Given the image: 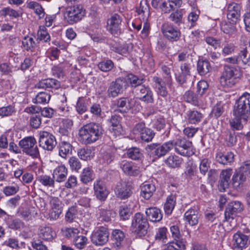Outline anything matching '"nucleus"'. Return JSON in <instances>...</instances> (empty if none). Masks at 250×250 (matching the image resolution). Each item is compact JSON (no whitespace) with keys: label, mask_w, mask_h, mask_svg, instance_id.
<instances>
[{"label":"nucleus","mask_w":250,"mask_h":250,"mask_svg":"<svg viewBox=\"0 0 250 250\" xmlns=\"http://www.w3.org/2000/svg\"><path fill=\"white\" fill-rule=\"evenodd\" d=\"M62 235L66 237H74V239L80 232L78 229L74 228H64L62 229Z\"/></svg>","instance_id":"338daca9"},{"label":"nucleus","mask_w":250,"mask_h":250,"mask_svg":"<svg viewBox=\"0 0 250 250\" xmlns=\"http://www.w3.org/2000/svg\"><path fill=\"white\" fill-rule=\"evenodd\" d=\"M104 131L102 126L100 124H87L79 129V141L85 145L91 144L102 138Z\"/></svg>","instance_id":"f257e3e1"},{"label":"nucleus","mask_w":250,"mask_h":250,"mask_svg":"<svg viewBox=\"0 0 250 250\" xmlns=\"http://www.w3.org/2000/svg\"><path fill=\"white\" fill-rule=\"evenodd\" d=\"M127 80L131 87H134L135 89L142 85V84L145 81V80L143 78L138 77L132 74H130L127 76Z\"/></svg>","instance_id":"09e8293b"},{"label":"nucleus","mask_w":250,"mask_h":250,"mask_svg":"<svg viewBox=\"0 0 250 250\" xmlns=\"http://www.w3.org/2000/svg\"><path fill=\"white\" fill-rule=\"evenodd\" d=\"M27 7L33 9L35 12L41 18L44 16L43 9L42 6L36 1H31L27 3Z\"/></svg>","instance_id":"13d9d810"},{"label":"nucleus","mask_w":250,"mask_h":250,"mask_svg":"<svg viewBox=\"0 0 250 250\" xmlns=\"http://www.w3.org/2000/svg\"><path fill=\"white\" fill-rule=\"evenodd\" d=\"M137 98L142 101L147 103L154 102L153 93L148 86L142 85L135 89Z\"/></svg>","instance_id":"6ab92c4d"},{"label":"nucleus","mask_w":250,"mask_h":250,"mask_svg":"<svg viewBox=\"0 0 250 250\" xmlns=\"http://www.w3.org/2000/svg\"><path fill=\"white\" fill-rule=\"evenodd\" d=\"M68 174V169L64 165L56 167L53 172V178L59 183L64 182Z\"/></svg>","instance_id":"cd10ccee"},{"label":"nucleus","mask_w":250,"mask_h":250,"mask_svg":"<svg viewBox=\"0 0 250 250\" xmlns=\"http://www.w3.org/2000/svg\"><path fill=\"white\" fill-rule=\"evenodd\" d=\"M60 87V82L53 78L42 80L35 85L36 88L50 89L52 92L53 90L58 89Z\"/></svg>","instance_id":"5701e85b"},{"label":"nucleus","mask_w":250,"mask_h":250,"mask_svg":"<svg viewBox=\"0 0 250 250\" xmlns=\"http://www.w3.org/2000/svg\"><path fill=\"white\" fill-rule=\"evenodd\" d=\"M132 47L131 43L123 44L115 43L111 46V49L121 55H125L127 54L129 48H132Z\"/></svg>","instance_id":"58836bf2"},{"label":"nucleus","mask_w":250,"mask_h":250,"mask_svg":"<svg viewBox=\"0 0 250 250\" xmlns=\"http://www.w3.org/2000/svg\"><path fill=\"white\" fill-rule=\"evenodd\" d=\"M240 76L238 70L234 67L225 64L219 79V83L223 87H231L236 83V80Z\"/></svg>","instance_id":"20e7f679"},{"label":"nucleus","mask_w":250,"mask_h":250,"mask_svg":"<svg viewBox=\"0 0 250 250\" xmlns=\"http://www.w3.org/2000/svg\"><path fill=\"white\" fill-rule=\"evenodd\" d=\"M134 133H140L141 139L146 142L151 141L155 136V132L152 129L146 127L145 124L141 122L137 124L134 127Z\"/></svg>","instance_id":"dca6fc26"},{"label":"nucleus","mask_w":250,"mask_h":250,"mask_svg":"<svg viewBox=\"0 0 250 250\" xmlns=\"http://www.w3.org/2000/svg\"><path fill=\"white\" fill-rule=\"evenodd\" d=\"M114 67V63L110 60L100 62L98 64L99 69L103 72H108Z\"/></svg>","instance_id":"e2e57ef3"},{"label":"nucleus","mask_w":250,"mask_h":250,"mask_svg":"<svg viewBox=\"0 0 250 250\" xmlns=\"http://www.w3.org/2000/svg\"><path fill=\"white\" fill-rule=\"evenodd\" d=\"M184 100L188 103L194 105L198 104V97L191 91H188L185 92L184 95Z\"/></svg>","instance_id":"bf43d9fd"},{"label":"nucleus","mask_w":250,"mask_h":250,"mask_svg":"<svg viewBox=\"0 0 250 250\" xmlns=\"http://www.w3.org/2000/svg\"><path fill=\"white\" fill-rule=\"evenodd\" d=\"M77 154L79 158L83 160H90L94 156L91 150L87 147L80 149Z\"/></svg>","instance_id":"052dcab7"},{"label":"nucleus","mask_w":250,"mask_h":250,"mask_svg":"<svg viewBox=\"0 0 250 250\" xmlns=\"http://www.w3.org/2000/svg\"><path fill=\"white\" fill-rule=\"evenodd\" d=\"M94 195L100 201H104L108 194L109 191L105 183L101 180H97L93 184Z\"/></svg>","instance_id":"a211bd4d"},{"label":"nucleus","mask_w":250,"mask_h":250,"mask_svg":"<svg viewBox=\"0 0 250 250\" xmlns=\"http://www.w3.org/2000/svg\"><path fill=\"white\" fill-rule=\"evenodd\" d=\"M112 235L114 242V246L117 248H120L125 237L124 233L120 229H115L113 230Z\"/></svg>","instance_id":"4c0bfd02"},{"label":"nucleus","mask_w":250,"mask_h":250,"mask_svg":"<svg viewBox=\"0 0 250 250\" xmlns=\"http://www.w3.org/2000/svg\"><path fill=\"white\" fill-rule=\"evenodd\" d=\"M75 246L79 249H83L86 245L87 238L83 235H77L74 239Z\"/></svg>","instance_id":"0e129e2a"},{"label":"nucleus","mask_w":250,"mask_h":250,"mask_svg":"<svg viewBox=\"0 0 250 250\" xmlns=\"http://www.w3.org/2000/svg\"><path fill=\"white\" fill-rule=\"evenodd\" d=\"M181 73L176 77L177 81L180 84L186 82V77L190 75L189 64L187 63H182L180 66Z\"/></svg>","instance_id":"e433bc0d"},{"label":"nucleus","mask_w":250,"mask_h":250,"mask_svg":"<svg viewBox=\"0 0 250 250\" xmlns=\"http://www.w3.org/2000/svg\"><path fill=\"white\" fill-rule=\"evenodd\" d=\"M93 179V171L89 167L83 168L80 175L81 181L84 184H87Z\"/></svg>","instance_id":"ea45409f"},{"label":"nucleus","mask_w":250,"mask_h":250,"mask_svg":"<svg viewBox=\"0 0 250 250\" xmlns=\"http://www.w3.org/2000/svg\"><path fill=\"white\" fill-rule=\"evenodd\" d=\"M247 121H244L240 117H234V118L229 121L230 128L235 130H240L243 128V124H246Z\"/></svg>","instance_id":"8fccbe9b"},{"label":"nucleus","mask_w":250,"mask_h":250,"mask_svg":"<svg viewBox=\"0 0 250 250\" xmlns=\"http://www.w3.org/2000/svg\"><path fill=\"white\" fill-rule=\"evenodd\" d=\"M22 46L24 49L28 51L35 48L37 46V43L32 37L27 36L22 40Z\"/></svg>","instance_id":"6e6d98bb"},{"label":"nucleus","mask_w":250,"mask_h":250,"mask_svg":"<svg viewBox=\"0 0 250 250\" xmlns=\"http://www.w3.org/2000/svg\"><path fill=\"white\" fill-rule=\"evenodd\" d=\"M115 193L118 198L121 200L126 199L130 197L132 193V187L128 183L122 181L116 185Z\"/></svg>","instance_id":"aec40b11"},{"label":"nucleus","mask_w":250,"mask_h":250,"mask_svg":"<svg viewBox=\"0 0 250 250\" xmlns=\"http://www.w3.org/2000/svg\"><path fill=\"white\" fill-rule=\"evenodd\" d=\"M232 174V170L231 168L222 171L218 184V188L220 191L223 192L229 188L230 183V178Z\"/></svg>","instance_id":"b1692460"},{"label":"nucleus","mask_w":250,"mask_h":250,"mask_svg":"<svg viewBox=\"0 0 250 250\" xmlns=\"http://www.w3.org/2000/svg\"><path fill=\"white\" fill-rule=\"evenodd\" d=\"M241 6L239 4L232 2L228 6L227 18L233 23H236L240 16Z\"/></svg>","instance_id":"393cba45"},{"label":"nucleus","mask_w":250,"mask_h":250,"mask_svg":"<svg viewBox=\"0 0 250 250\" xmlns=\"http://www.w3.org/2000/svg\"><path fill=\"white\" fill-rule=\"evenodd\" d=\"M121 117L115 114L112 115L109 120L111 125L109 130L114 136H119L122 133L123 129L121 124Z\"/></svg>","instance_id":"a878e982"},{"label":"nucleus","mask_w":250,"mask_h":250,"mask_svg":"<svg viewBox=\"0 0 250 250\" xmlns=\"http://www.w3.org/2000/svg\"><path fill=\"white\" fill-rule=\"evenodd\" d=\"M120 167L125 174L137 176L141 172L140 167L131 161L123 160L119 162Z\"/></svg>","instance_id":"412c9836"},{"label":"nucleus","mask_w":250,"mask_h":250,"mask_svg":"<svg viewBox=\"0 0 250 250\" xmlns=\"http://www.w3.org/2000/svg\"><path fill=\"white\" fill-rule=\"evenodd\" d=\"M38 180L44 186L54 188L55 186V179L49 175H42L38 178Z\"/></svg>","instance_id":"864d4df0"},{"label":"nucleus","mask_w":250,"mask_h":250,"mask_svg":"<svg viewBox=\"0 0 250 250\" xmlns=\"http://www.w3.org/2000/svg\"><path fill=\"white\" fill-rule=\"evenodd\" d=\"M136 11L139 15H142L144 21H147L149 15V6L146 2L141 1Z\"/></svg>","instance_id":"79ce46f5"},{"label":"nucleus","mask_w":250,"mask_h":250,"mask_svg":"<svg viewBox=\"0 0 250 250\" xmlns=\"http://www.w3.org/2000/svg\"><path fill=\"white\" fill-rule=\"evenodd\" d=\"M186 118L189 124H196L202 120L203 115L196 110H189L186 113Z\"/></svg>","instance_id":"72a5a7b5"},{"label":"nucleus","mask_w":250,"mask_h":250,"mask_svg":"<svg viewBox=\"0 0 250 250\" xmlns=\"http://www.w3.org/2000/svg\"><path fill=\"white\" fill-rule=\"evenodd\" d=\"M152 82L153 86L158 95L164 98L167 97L168 95L167 85L170 87L172 85V82H167L166 79L157 76L152 77Z\"/></svg>","instance_id":"f8f14e48"},{"label":"nucleus","mask_w":250,"mask_h":250,"mask_svg":"<svg viewBox=\"0 0 250 250\" xmlns=\"http://www.w3.org/2000/svg\"><path fill=\"white\" fill-rule=\"evenodd\" d=\"M51 95L46 92H40L33 99V102L36 104H45L48 103Z\"/></svg>","instance_id":"49530a36"},{"label":"nucleus","mask_w":250,"mask_h":250,"mask_svg":"<svg viewBox=\"0 0 250 250\" xmlns=\"http://www.w3.org/2000/svg\"><path fill=\"white\" fill-rule=\"evenodd\" d=\"M243 209V206L239 201H232L227 206L225 211V218L227 221H231Z\"/></svg>","instance_id":"f3484780"},{"label":"nucleus","mask_w":250,"mask_h":250,"mask_svg":"<svg viewBox=\"0 0 250 250\" xmlns=\"http://www.w3.org/2000/svg\"><path fill=\"white\" fill-rule=\"evenodd\" d=\"M146 214L151 222H159L163 218L161 210L156 207L146 208Z\"/></svg>","instance_id":"7c9ffc66"},{"label":"nucleus","mask_w":250,"mask_h":250,"mask_svg":"<svg viewBox=\"0 0 250 250\" xmlns=\"http://www.w3.org/2000/svg\"><path fill=\"white\" fill-rule=\"evenodd\" d=\"M35 138L32 136L25 137L21 140L19 145L22 148L23 151L33 158H38L40 152Z\"/></svg>","instance_id":"423d86ee"},{"label":"nucleus","mask_w":250,"mask_h":250,"mask_svg":"<svg viewBox=\"0 0 250 250\" xmlns=\"http://www.w3.org/2000/svg\"><path fill=\"white\" fill-rule=\"evenodd\" d=\"M235 23L230 21L229 22L222 23L221 26V29L226 34L229 35L234 34L236 32V28L234 25Z\"/></svg>","instance_id":"5fc2aeb1"},{"label":"nucleus","mask_w":250,"mask_h":250,"mask_svg":"<svg viewBox=\"0 0 250 250\" xmlns=\"http://www.w3.org/2000/svg\"><path fill=\"white\" fill-rule=\"evenodd\" d=\"M125 84V80L118 78L110 83L107 94L109 97L115 98L123 93Z\"/></svg>","instance_id":"2eb2a0df"},{"label":"nucleus","mask_w":250,"mask_h":250,"mask_svg":"<svg viewBox=\"0 0 250 250\" xmlns=\"http://www.w3.org/2000/svg\"><path fill=\"white\" fill-rule=\"evenodd\" d=\"M172 143L170 141L163 144L153 143L147 146V148L150 154L153 156L160 158L165 156L173 148Z\"/></svg>","instance_id":"9d476101"},{"label":"nucleus","mask_w":250,"mask_h":250,"mask_svg":"<svg viewBox=\"0 0 250 250\" xmlns=\"http://www.w3.org/2000/svg\"><path fill=\"white\" fill-rule=\"evenodd\" d=\"M183 159L176 155H170L166 160L167 165L171 168H177L181 166Z\"/></svg>","instance_id":"a18cd8bd"},{"label":"nucleus","mask_w":250,"mask_h":250,"mask_svg":"<svg viewBox=\"0 0 250 250\" xmlns=\"http://www.w3.org/2000/svg\"><path fill=\"white\" fill-rule=\"evenodd\" d=\"M59 155L63 158H66L67 156L71 154L72 151L73 146L68 142L62 141L59 143Z\"/></svg>","instance_id":"2f4dec72"},{"label":"nucleus","mask_w":250,"mask_h":250,"mask_svg":"<svg viewBox=\"0 0 250 250\" xmlns=\"http://www.w3.org/2000/svg\"><path fill=\"white\" fill-rule=\"evenodd\" d=\"M121 22L122 18L119 15H112L107 21V30L114 36H117L122 32Z\"/></svg>","instance_id":"4468645a"},{"label":"nucleus","mask_w":250,"mask_h":250,"mask_svg":"<svg viewBox=\"0 0 250 250\" xmlns=\"http://www.w3.org/2000/svg\"><path fill=\"white\" fill-rule=\"evenodd\" d=\"M66 18L70 24L81 21L85 15V10L81 4L69 6L66 9Z\"/></svg>","instance_id":"0eeeda50"},{"label":"nucleus","mask_w":250,"mask_h":250,"mask_svg":"<svg viewBox=\"0 0 250 250\" xmlns=\"http://www.w3.org/2000/svg\"><path fill=\"white\" fill-rule=\"evenodd\" d=\"M119 213L121 219L123 220L129 219L131 215L130 208L126 206H120L119 209Z\"/></svg>","instance_id":"774afa93"},{"label":"nucleus","mask_w":250,"mask_h":250,"mask_svg":"<svg viewBox=\"0 0 250 250\" xmlns=\"http://www.w3.org/2000/svg\"><path fill=\"white\" fill-rule=\"evenodd\" d=\"M112 213L110 210L100 209L98 219L101 221L109 222L111 220Z\"/></svg>","instance_id":"69168bd1"},{"label":"nucleus","mask_w":250,"mask_h":250,"mask_svg":"<svg viewBox=\"0 0 250 250\" xmlns=\"http://www.w3.org/2000/svg\"><path fill=\"white\" fill-rule=\"evenodd\" d=\"M131 230L138 236L146 235L147 232L148 223L144 215L140 212L134 214L132 218Z\"/></svg>","instance_id":"39448f33"},{"label":"nucleus","mask_w":250,"mask_h":250,"mask_svg":"<svg viewBox=\"0 0 250 250\" xmlns=\"http://www.w3.org/2000/svg\"><path fill=\"white\" fill-rule=\"evenodd\" d=\"M109 234V233L107 228L101 227L97 230L94 231L92 233L91 236V241L97 246L104 245L108 241Z\"/></svg>","instance_id":"ddd939ff"},{"label":"nucleus","mask_w":250,"mask_h":250,"mask_svg":"<svg viewBox=\"0 0 250 250\" xmlns=\"http://www.w3.org/2000/svg\"><path fill=\"white\" fill-rule=\"evenodd\" d=\"M176 199L175 195L173 194L167 197L164 205V210L166 214H170L172 213L175 205Z\"/></svg>","instance_id":"a19ab883"},{"label":"nucleus","mask_w":250,"mask_h":250,"mask_svg":"<svg viewBox=\"0 0 250 250\" xmlns=\"http://www.w3.org/2000/svg\"><path fill=\"white\" fill-rule=\"evenodd\" d=\"M234 155L232 152H228L225 154L222 152H218L216 155V161L223 165H228L233 162Z\"/></svg>","instance_id":"c9c22d12"},{"label":"nucleus","mask_w":250,"mask_h":250,"mask_svg":"<svg viewBox=\"0 0 250 250\" xmlns=\"http://www.w3.org/2000/svg\"><path fill=\"white\" fill-rule=\"evenodd\" d=\"M234 117H240L244 121L250 118V94L244 93L236 100L233 106Z\"/></svg>","instance_id":"f03ea898"},{"label":"nucleus","mask_w":250,"mask_h":250,"mask_svg":"<svg viewBox=\"0 0 250 250\" xmlns=\"http://www.w3.org/2000/svg\"><path fill=\"white\" fill-rule=\"evenodd\" d=\"M225 139L228 146H231L236 144L237 138L235 131L228 129L225 132Z\"/></svg>","instance_id":"de8ad7c7"},{"label":"nucleus","mask_w":250,"mask_h":250,"mask_svg":"<svg viewBox=\"0 0 250 250\" xmlns=\"http://www.w3.org/2000/svg\"><path fill=\"white\" fill-rule=\"evenodd\" d=\"M250 176V163H245L235 170L231 179L233 188L238 189L241 188Z\"/></svg>","instance_id":"7ed1b4c3"},{"label":"nucleus","mask_w":250,"mask_h":250,"mask_svg":"<svg viewBox=\"0 0 250 250\" xmlns=\"http://www.w3.org/2000/svg\"><path fill=\"white\" fill-rule=\"evenodd\" d=\"M161 30L163 36L170 42H177L181 36L180 29L168 22L162 24Z\"/></svg>","instance_id":"6e6552de"},{"label":"nucleus","mask_w":250,"mask_h":250,"mask_svg":"<svg viewBox=\"0 0 250 250\" xmlns=\"http://www.w3.org/2000/svg\"><path fill=\"white\" fill-rule=\"evenodd\" d=\"M141 195L145 199H149L156 190V188L154 184L148 182L143 183L141 187Z\"/></svg>","instance_id":"c756f323"},{"label":"nucleus","mask_w":250,"mask_h":250,"mask_svg":"<svg viewBox=\"0 0 250 250\" xmlns=\"http://www.w3.org/2000/svg\"><path fill=\"white\" fill-rule=\"evenodd\" d=\"M16 112V109L12 105L0 107V116L2 118L11 116Z\"/></svg>","instance_id":"4d7b16f0"},{"label":"nucleus","mask_w":250,"mask_h":250,"mask_svg":"<svg viewBox=\"0 0 250 250\" xmlns=\"http://www.w3.org/2000/svg\"><path fill=\"white\" fill-rule=\"evenodd\" d=\"M37 40L43 42L50 41V36L45 27H40L37 33Z\"/></svg>","instance_id":"680f3d73"},{"label":"nucleus","mask_w":250,"mask_h":250,"mask_svg":"<svg viewBox=\"0 0 250 250\" xmlns=\"http://www.w3.org/2000/svg\"><path fill=\"white\" fill-rule=\"evenodd\" d=\"M197 70L200 75H206L211 70L209 62L207 60H199L197 64Z\"/></svg>","instance_id":"f704fd0d"},{"label":"nucleus","mask_w":250,"mask_h":250,"mask_svg":"<svg viewBox=\"0 0 250 250\" xmlns=\"http://www.w3.org/2000/svg\"><path fill=\"white\" fill-rule=\"evenodd\" d=\"M175 152L181 155L189 156L192 154L190 151L192 146V142L186 138H179L176 141H170Z\"/></svg>","instance_id":"9b49d317"},{"label":"nucleus","mask_w":250,"mask_h":250,"mask_svg":"<svg viewBox=\"0 0 250 250\" xmlns=\"http://www.w3.org/2000/svg\"><path fill=\"white\" fill-rule=\"evenodd\" d=\"M131 108L130 100L126 97H121L118 99L112 107L114 112L125 113Z\"/></svg>","instance_id":"bb28decb"},{"label":"nucleus","mask_w":250,"mask_h":250,"mask_svg":"<svg viewBox=\"0 0 250 250\" xmlns=\"http://www.w3.org/2000/svg\"><path fill=\"white\" fill-rule=\"evenodd\" d=\"M68 164L71 170L76 172H79L82 167L79 159L75 156L71 157L68 160Z\"/></svg>","instance_id":"603ef678"},{"label":"nucleus","mask_w":250,"mask_h":250,"mask_svg":"<svg viewBox=\"0 0 250 250\" xmlns=\"http://www.w3.org/2000/svg\"><path fill=\"white\" fill-rule=\"evenodd\" d=\"M39 235L42 239L50 241L55 237V232L49 227H41L39 229Z\"/></svg>","instance_id":"473e14b6"},{"label":"nucleus","mask_w":250,"mask_h":250,"mask_svg":"<svg viewBox=\"0 0 250 250\" xmlns=\"http://www.w3.org/2000/svg\"><path fill=\"white\" fill-rule=\"evenodd\" d=\"M234 250H243L246 248L250 242L249 237L241 232H237L233 236Z\"/></svg>","instance_id":"4be33fe9"},{"label":"nucleus","mask_w":250,"mask_h":250,"mask_svg":"<svg viewBox=\"0 0 250 250\" xmlns=\"http://www.w3.org/2000/svg\"><path fill=\"white\" fill-rule=\"evenodd\" d=\"M126 154L128 158L134 160H140L143 157L142 150L137 147H132L127 150Z\"/></svg>","instance_id":"37998d69"},{"label":"nucleus","mask_w":250,"mask_h":250,"mask_svg":"<svg viewBox=\"0 0 250 250\" xmlns=\"http://www.w3.org/2000/svg\"><path fill=\"white\" fill-rule=\"evenodd\" d=\"M116 150L114 148L110 149L104 152L101 160V163L104 165H108L111 163L115 158Z\"/></svg>","instance_id":"3c124183"},{"label":"nucleus","mask_w":250,"mask_h":250,"mask_svg":"<svg viewBox=\"0 0 250 250\" xmlns=\"http://www.w3.org/2000/svg\"><path fill=\"white\" fill-rule=\"evenodd\" d=\"M39 144L45 150L52 151L57 145L54 135L46 131H40L39 133Z\"/></svg>","instance_id":"1a4fd4ad"},{"label":"nucleus","mask_w":250,"mask_h":250,"mask_svg":"<svg viewBox=\"0 0 250 250\" xmlns=\"http://www.w3.org/2000/svg\"><path fill=\"white\" fill-rule=\"evenodd\" d=\"M248 51L246 48L242 50L238 55L235 56L238 59L239 62H237V64L240 67H243L246 64H249L250 61V58L248 57Z\"/></svg>","instance_id":"c03bdc74"},{"label":"nucleus","mask_w":250,"mask_h":250,"mask_svg":"<svg viewBox=\"0 0 250 250\" xmlns=\"http://www.w3.org/2000/svg\"><path fill=\"white\" fill-rule=\"evenodd\" d=\"M199 217L198 211L193 208L189 209L184 214V220L191 226L197 225Z\"/></svg>","instance_id":"c85d7f7f"}]
</instances>
